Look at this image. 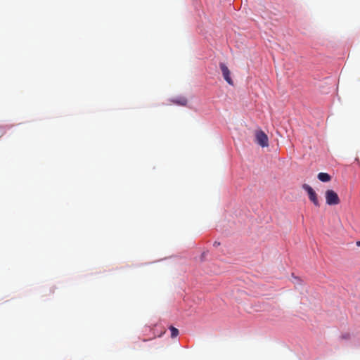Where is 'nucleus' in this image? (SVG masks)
Wrapping results in <instances>:
<instances>
[{
  "label": "nucleus",
  "mask_w": 360,
  "mask_h": 360,
  "mask_svg": "<svg viewBox=\"0 0 360 360\" xmlns=\"http://www.w3.org/2000/svg\"><path fill=\"white\" fill-rule=\"evenodd\" d=\"M325 197L326 203L329 205H336L340 202L338 195L333 190H327Z\"/></svg>",
  "instance_id": "obj_1"
},
{
  "label": "nucleus",
  "mask_w": 360,
  "mask_h": 360,
  "mask_svg": "<svg viewBox=\"0 0 360 360\" xmlns=\"http://www.w3.org/2000/svg\"><path fill=\"white\" fill-rule=\"evenodd\" d=\"M302 188L307 192L309 198L314 205L316 207H319L320 203L318 200L317 194L314 190L309 185L306 184H303Z\"/></svg>",
  "instance_id": "obj_2"
},
{
  "label": "nucleus",
  "mask_w": 360,
  "mask_h": 360,
  "mask_svg": "<svg viewBox=\"0 0 360 360\" xmlns=\"http://www.w3.org/2000/svg\"><path fill=\"white\" fill-rule=\"evenodd\" d=\"M255 139L256 142L262 147H267L269 146L268 136L263 131H256Z\"/></svg>",
  "instance_id": "obj_3"
},
{
  "label": "nucleus",
  "mask_w": 360,
  "mask_h": 360,
  "mask_svg": "<svg viewBox=\"0 0 360 360\" xmlns=\"http://www.w3.org/2000/svg\"><path fill=\"white\" fill-rule=\"evenodd\" d=\"M220 68L222 72L223 77L224 79L231 85L233 84V82L231 77V72L229 70L228 67L224 64L220 63Z\"/></svg>",
  "instance_id": "obj_4"
},
{
  "label": "nucleus",
  "mask_w": 360,
  "mask_h": 360,
  "mask_svg": "<svg viewBox=\"0 0 360 360\" xmlns=\"http://www.w3.org/2000/svg\"><path fill=\"white\" fill-rule=\"evenodd\" d=\"M171 101L176 105L181 106H186L188 103V101L185 97H179L176 98H174Z\"/></svg>",
  "instance_id": "obj_5"
},
{
  "label": "nucleus",
  "mask_w": 360,
  "mask_h": 360,
  "mask_svg": "<svg viewBox=\"0 0 360 360\" xmlns=\"http://www.w3.org/2000/svg\"><path fill=\"white\" fill-rule=\"evenodd\" d=\"M317 177L322 182H328L331 179V176L328 173L324 172H320Z\"/></svg>",
  "instance_id": "obj_6"
},
{
  "label": "nucleus",
  "mask_w": 360,
  "mask_h": 360,
  "mask_svg": "<svg viewBox=\"0 0 360 360\" xmlns=\"http://www.w3.org/2000/svg\"><path fill=\"white\" fill-rule=\"evenodd\" d=\"M169 329L171 330V337L172 338H176L179 335V330L174 326H170Z\"/></svg>",
  "instance_id": "obj_7"
},
{
  "label": "nucleus",
  "mask_w": 360,
  "mask_h": 360,
  "mask_svg": "<svg viewBox=\"0 0 360 360\" xmlns=\"http://www.w3.org/2000/svg\"><path fill=\"white\" fill-rule=\"evenodd\" d=\"M349 336H350L349 334L347 333V334L342 335V338H343V339H349Z\"/></svg>",
  "instance_id": "obj_8"
},
{
  "label": "nucleus",
  "mask_w": 360,
  "mask_h": 360,
  "mask_svg": "<svg viewBox=\"0 0 360 360\" xmlns=\"http://www.w3.org/2000/svg\"><path fill=\"white\" fill-rule=\"evenodd\" d=\"M219 245V243H217V242H215V243H214V245Z\"/></svg>",
  "instance_id": "obj_9"
},
{
  "label": "nucleus",
  "mask_w": 360,
  "mask_h": 360,
  "mask_svg": "<svg viewBox=\"0 0 360 360\" xmlns=\"http://www.w3.org/2000/svg\"><path fill=\"white\" fill-rule=\"evenodd\" d=\"M357 245H360V241L356 243Z\"/></svg>",
  "instance_id": "obj_10"
}]
</instances>
